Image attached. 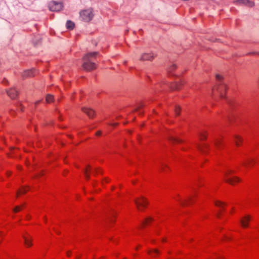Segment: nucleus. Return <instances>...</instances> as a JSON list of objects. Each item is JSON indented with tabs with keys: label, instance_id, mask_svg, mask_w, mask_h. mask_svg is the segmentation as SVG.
Here are the masks:
<instances>
[{
	"label": "nucleus",
	"instance_id": "obj_39",
	"mask_svg": "<svg viewBox=\"0 0 259 259\" xmlns=\"http://www.w3.org/2000/svg\"><path fill=\"white\" fill-rule=\"evenodd\" d=\"M7 175H8V176H9L11 175V172L10 171H8L7 173Z\"/></svg>",
	"mask_w": 259,
	"mask_h": 259
},
{
	"label": "nucleus",
	"instance_id": "obj_40",
	"mask_svg": "<svg viewBox=\"0 0 259 259\" xmlns=\"http://www.w3.org/2000/svg\"><path fill=\"white\" fill-rule=\"evenodd\" d=\"M226 239H227V240H231V238H230V237H226Z\"/></svg>",
	"mask_w": 259,
	"mask_h": 259
},
{
	"label": "nucleus",
	"instance_id": "obj_37",
	"mask_svg": "<svg viewBox=\"0 0 259 259\" xmlns=\"http://www.w3.org/2000/svg\"><path fill=\"white\" fill-rule=\"evenodd\" d=\"M70 254H71V252L70 251H68L67 252V255L68 256H69L70 255Z\"/></svg>",
	"mask_w": 259,
	"mask_h": 259
},
{
	"label": "nucleus",
	"instance_id": "obj_18",
	"mask_svg": "<svg viewBox=\"0 0 259 259\" xmlns=\"http://www.w3.org/2000/svg\"><path fill=\"white\" fill-rule=\"evenodd\" d=\"M238 3L240 4H243L249 7H252L254 5V3L249 0H239Z\"/></svg>",
	"mask_w": 259,
	"mask_h": 259
},
{
	"label": "nucleus",
	"instance_id": "obj_1",
	"mask_svg": "<svg viewBox=\"0 0 259 259\" xmlns=\"http://www.w3.org/2000/svg\"><path fill=\"white\" fill-rule=\"evenodd\" d=\"M97 52H93L87 54L83 58L82 67L87 71H91L96 68V64L94 62Z\"/></svg>",
	"mask_w": 259,
	"mask_h": 259
},
{
	"label": "nucleus",
	"instance_id": "obj_15",
	"mask_svg": "<svg viewBox=\"0 0 259 259\" xmlns=\"http://www.w3.org/2000/svg\"><path fill=\"white\" fill-rule=\"evenodd\" d=\"M82 111L85 113L90 118H93L95 115V112L92 109L83 107L82 108Z\"/></svg>",
	"mask_w": 259,
	"mask_h": 259
},
{
	"label": "nucleus",
	"instance_id": "obj_28",
	"mask_svg": "<svg viewBox=\"0 0 259 259\" xmlns=\"http://www.w3.org/2000/svg\"><path fill=\"white\" fill-rule=\"evenodd\" d=\"M206 134L205 132H203L200 135V139L201 141L205 140L206 139Z\"/></svg>",
	"mask_w": 259,
	"mask_h": 259
},
{
	"label": "nucleus",
	"instance_id": "obj_32",
	"mask_svg": "<svg viewBox=\"0 0 259 259\" xmlns=\"http://www.w3.org/2000/svg\"><path fill=\"white\" fill-rule=\"evenodd\" d=\"M215 78L218 81H221L223 78V77L220 74H217L215 75Z\"/></svg>",
	"mask_w": 259,
	"mask_h": 259
},
{
	"label": "nucleus",
	"instance_id": "obj_11",
	"mask_svg": "<svg viewBox=\"0 0 259 259\" xmlns=\"http://www.w3.org/2000/svg\"><path fill=\"white\" fill-rule=\"evenodd\" d=\"M223 137H218L214 140V147L215 148L221 150L224 147Z\"/></svg>",
	"mask_w": 259,
	"mask_h": 259
},
{
	"label": "nucleus",
	"instance_id": "obj_3",
	"mask_svg": "<svg viewBox=\"0 0 259 259\" xmlns=\"http://www.w3.org/2000/svg\"><path fill=\"white\" fill-rule=\"evenodd\" d=\"M234 171L231 169H227L224 172V177L225 182L232 185H234L236 184L241 181L240 179L237 177L231 176L233 174Z\"/></svg>",
	"mask_w": 259,
	"mask_h": 259
},
{
	"label": "nucleus",
	"instance_id": "obj_23",
	"mask_svg": "<svg viewBox=\"0 0 259 259\" xmlns=\"http://www.w3.org/2000/svg\"><path fill=\"white\" fill-rule=\"evenodd\" d=\"M152 219L151 217H148L145 219V221H143L142 223V226H144L146 225L149 224L150 222L152 221Z\"/></svg>",
	"mask_w": 259,
	"mask_h": 259
},
{
	"label": "nucleus",
	"instance_id": "obj_44",
	"mask_svg": "<svg viewBox=\"0 0 259 259\" xmlns=\"http://www.w3.org/2000/svg\"><path fill=\"white\" fill-rule=\"evenodd\" d=\"M20 110H21V111H22V110H23V109H22V107H21Z\"/></svg>",
	"mask_w": 259,
	"mask_h": 259
},
{
	"label": "nucleus",
	"instance_id": "obj_35",
	"mask_svg": "<svg viewBox=\"0 0 259 259\" xmlns=\"http://www.w3.org/2000/svg\"><path fill=\"white\" fill-rule=\"evenodd\" d=\"M170 139H171V140H174V141H177L178 142H179V141L178 140L174 139L172 137L170 138Z\"/></svg>",
	"mask_w": 259,
	"mask_h": 259
},
{
	"label": "nucleus",
	"instance_id": "obj_26",
	"mask_svg": "<svg viewBox=\"0 0 259 259\" xmlns=\"http://www.w3.org/2000/svg\"><path fill=\"white\" fill-rule=\"evenodd\" d=\"M168 168L167 165L165 163H162L160 167V170L161 171L166 172L167 171V169Z\"/></svg>",
	"mask_w": 259,
	"mask_h": 259
},
{
	"label": "nucleus",
	"instance_id": "obj_22",
	"mask_svg": "<svg viewBox=\"0 0 259 259\" xmlns=\"http://www.w3.org/2000/svg\"><path fill=\"white\" fill-rule=\"evenodd\" d=\"M215 205L220 208H223L225 204L220 201L217 200L215 201Z\"/></svg>",
	"mask_w": 259,
	"mask_h": 259
},
{
	"label": "nucleus",
	"instance_id": "obj_21",
	"mask_svg": "<svg viewBox=\"0 0 259 259\" xmlns=\"http://www.w3.org/2000/svg\"><path fill=\"white\" fill-rule=\"evenodd\" d=\"M148 253L152 256H156L159 254V251L157 249H152L149 250Z\"/></svg>",
	"mask_w": 259,
	"mask_h": 259
},
{
	"label": "nucleus",
	"instance_id": "obj_42",
	"mask_svg": "<svg viewBox=\"0 0 259 259\" xmlns=\"http://www.w3.org/2000/svg\"><path fill=\"white\" fill-rule=\"evenodd\" d=\"M116 125H117V123H114V124L113 125V126H116Z\"/></svg>",
	"mask_w": 259,
	"mask_h": 259
},
{
	"label": "nucleus",
	"instance_id": "obj_13",
	"mask_svg": "<svg viewBox=\"0 0 259 259\" xmlns=\"http://www.w3.org/2000/svg\"><path fill=\"white\" fill-rule=\"evenodd\" d=\"M23 239L24 240L25 245L29 247L32 246V239L30 235L28 234H26L23 236Z\"/></svg>",
	"mask_w": 259,
	"mask_h": 259
},
{
	"label": "nucleus",
	"instance_id": "obj_27",
	"mask_svg": "<svg viewBox=\"0 0 259 259\" xmlns=\"http://www.w3.org/2000/svg\"><path fill=\"white\" fill-rule=\"evenodd\" d=\"M177 68V66L175 64H172L171 66H170L169 67V68H168V71L169 73H171L172 74V72L175 70Z\"/></svg>",
	"mask_w": 259,
	"mask_h": 259
},
{
	"label": "nucleus",
	"instance_id": "obj_12",
	"mask_svg": "<svg viewBox=\"0 0 259 259\" xmlns=\"http://www.w3.org/2000/svg\"><path fill=\"white\" fill-rule=\"evenodd\" d=\"M36 73V70L35 69L33 68L24 71L22 74V77L24 78L27 77H31L34 76Z\"/></svg>",
	"mask_w": 259,
	"mask_h": 259
},
{
	"label": "nucleus",
	"instance_id": "obj_5",
	"mask_svg": "<svg viewBox=\"0 0 259 259\" xmlns=\"http://www.w3.org/2000/svg\"><path fill=\"white\" fill-rule=\"evenodd\" d=\"M135 203L138 209L140 210L145 208L148 205L147 199L143 196L136 199L135 200Z\"/></svg>",
	"mask_w": 259,
	"mask_h": 259
},
{
	"label": "nucleus",
	"instance_id": "obj_30",
	"mask_svg": "<svg viewBox=\"0 0 259 259\" xmlns=\"http://www.w3.org/2000/svg\"><path fill=\"white\" fill-rule=\"evenodd\" d=\"M180 108L179 106H176L175 112L176 116H178L180 113Z\"/></svg>",
	"mask_w": 259,
	"mask_h": 259
},
{
	"label": "nucleus",
	"instance_id": "obj_33",
	"mask_svg": "<svg viewBox=\"0 0 259 259\" xmlns=\"http://www.w3.org/2000/svg\"><path fill=\"white\" fill-rule=\"evenodd\" d=\"M101 131H98L97 133H96V135L97 136H101Z\"/></svg>",
	"mask_w": 259,
	"mask_h": 259
},
{
	"label": "nucleus",
	"instance_id": "obj_9",
	"mask_svg": "<svg viewBox=\"0 0 259 259\" xmlns=\"http://www.w3.org/2000/svg\"><path fill=\"white\" fill-rule=\"evenodd\" d=\"M155 57L156 55L153 53H144L141 55L139 60L142 61H152L155 58Z\"/></svg>",
	"mask_w": 259,
	"mask_h": 259
},
{
	"label": "nucleus",
	"instance_id": "obj_38",
	"mask_svg": "<svg viewBox=\"0 0 259 259\" xmlns=\"http://www.w3.org/2000/svg\"><path fill=\"white\" fill-rule=\"evenodd\" d=\"M256 229L257 230V231L259 232V224L257 225L256 227Z\"/></svg>",
	"mask_w": 259,
	"mask_h": 259
},
{
	"label": "nucleus",
	"instance_id": "obj_24",
	"mask_svg": "<svg viewBox=\"0 0 259 259\" xmlns=\"http://www.w3.org/2000/svg\"><path fill=\"white\" fill-rule=\"evenodd\" d=\"M74 24L71 21H67L66 23V27L68 29H72L74 28Z\"/></svg>",
	"mask_w": 259,
	"mask_h": 259
},
{
	"label": "nucleus",
	"instance_id": "obj_25",
	"mask_svg": "<svg viewBox=\"0 0 259 259\" xmlns=\"http://www.w3.org/2000/svg\"><path fill=\"white\" fill-rule=\"evenodd\" d=\"M54 100V97L53 96L50 95V94H48L46 96V101L49 103H51V102H52Z\"/></svg>",
	"mask_w": 259,
	"mask_h": 259
},
{
	"label": "nucleus",
	"instance_id": "obj_17",
	"mask_svg": "<svg viewBox=\"0 0 259 259\" xmlns=\"http://www.w3.org/2000/svg\"><path fill=\"white\" fill-rule=\"evenodd\" d=\"M234 141L237 146H240L242 142V138L238 135L234 136Z\"/></svg>",
	"mask_w": 259,
	"mask_h": 259
},
{
	"label": "nucleus",
	"instance_id": "obj_6",
	"mask_svg": "<svg viewBox=\"0 0 259 259\" xmlns=\"http://www.w3.org/2000/svg\"><path fill=\"white\" fill-rule=\"evenodd\" d=\"M251 217L250 215L246 214L240 219V223L243 228H246L249 227V222L251 221Z\"/></svg>",
	"mask_w": 259,
	"mask_h": 259
},
{
	"label": "nucleus",
	"instance_id": "obj_7",
	"mask_svg": "<svg viewBox=\"0 0 259 259\" xmlns=\"http://www.w3.org/2000/svg\"><path fill=\"white\" fill-rule=\"evenodd\" d=\"M63 8V4L53 1L49 4V9L52 11H59Z\"/></svg>",
	"mask_w": 259,
	"mask_h": 259
},
{
	"label": "nucleus",
	"instance_id": "obj_8",
	"mask_svg": "<svg viewBox=\"0 0 259 259\" xmlns=\"http://www.w3.org/2000/svg\"><path fill=\"white\" fill-rule=\"evenodd\" d=\"M255 163L253 158L251 157H246L242 161V165L245 168L251 167Z\"/></svg>",
	"mask_w": 259,
	"mask_h": 259
},
{
	"label": "nucleus",
	"instance_id": "obj_36",
	"mask_svg": "<svg viewBox=\"0 0 259 259\" xmlns=\"http://www.w3.org/2000/svg\"><path fill=\"white\" fill-rule=\"evenodd\" d=\"M43 175H44V172L42 171H40V172H39V176H42Z\"/></svg>",
	"mask_w": 259,
	"mask_h": 259
},
{
	"label": "nucleus",
	"instance_id": "obj_10",
	"mask_svg": "<svg viewBox=\"0 0 259 259\" xmlns=\"http://www.w3.org/2000/svg\"><path fill=\"white\" fill-rule=\"evenodd\" d=\"M195 195H192L191 196H189L187 199L183 200L179 198H177L176 197H174V199H175L176 201L179 202L182 205H185V204H189L193 203L194 201Z\"/></svg>",
	"mask_w": 259,
	"mask_h": 259
},
{
	"label": "nucleus",
	"instance_id": "obj_34",
	"mask_svg": "<svg viewBox=\"0 0 259 259\" xmlns=\"http://www.w3.org/2000/svg\"><path fill=\"white\" fill-rule=\"evenodd\" d=\"M96 172V173H99L100 172V171H99V169H98V168H95L94 169V172Z\"/></svg>",
	"mask_w": 259,
	"mask_h": 259
},
{
	"label": "nucleus",
	"instance_id": "obj_14",
	"mask_svg": "<svg viewBox=\"0 0 259 259\" xmlns=\"http://www.w3.org/2000/svg\"><path fill=\"white\" fill-rule=\"evenodd\" d=\"M198 149L203 153H206L210 149L209 146L204 143H202L201 144L197 145Z\"/></svg>",
	"mask_w": 259,
	"mask_h": 259
},
{
	"label": "nucleus",
	"instance_id": "obj_19",
	"mask_svg": "<svg viewBox=\"0 0 259 259\" xmlns=\"http://www.w3.org/2000/svg\"><path fill=\"white\" fill-rule=\"evenodd\" d=\"M92 171L91 167L90 165L87 166L84 170V175L85 179L89 180L90 178V174Z\"/></svg>",
	"mask_w": 259,
	"mask_h": 259
},
{
	"label": "nucleus",
	"instance_id": "obj_16",
	"mask_svg": "<svg viewBox=\"0 0 259 259\" xmlns=\"http://www.w3.org/2000/svg\"><path fill=\"white\" fill-rule=\"evenodd\" d=\"M8 95L12 99H15L18 95V92L15 89H11L7 91Z\"/></svg>",
	"mask_w": 259,
	"mask_h": 259
},
{
	"label": "nucleus",
	"instance_id": "obj_41",
	"mask_svg": "<svg viewBox=\"0 0 259 259\" xmlns=\"http://www.w3.org/2000/svg\"><path fill=\"white\" fill-rule=\"evenodd\" d=\"M39 102H40V101H37V102L35 103L36 105H37L38 104H39Z\"/></svg>",
	"mask_w": 259,
	"mask_h": 259
},
{
	"label": "nucleus",
	"instance_id": "obj_20",
	"mask_svg": "<svg viewBox=\"0 0 259 259\" xmlns=\"http://www.w3.org/2000/svg\"><path fill=\"white\" fill-rule=\"evenodd\" d=\"M29 188L28 187H23L17 192V197L20 194H25L27 191L29 190Z\"/></svg>",
	"mask_w": 259,
	"mask_h": 259
},
{
	"label": "nucleus",
	"instance_id": "obj_4",
	"mask_svg": "<svg viewBox=\"0 0 259 259\" xmlns=\"http://www.w3.org/2000/svg\"><path fill=\"white\" fill-rule=\"evenodd\" d=\"M226 90V85L220 82L217 87L213 89V94L214 95L218 94L221 98H224Z\"/></svg>",
	"mask_w": 259,
	"mask_h": 259
},
{
	"label": "nucleus",
	"instance_id": "obj_2",
	"mask_svg": "<svg viewBox=\"0 0 259 259\" xmlns=\"http://www.w3.org/2000/svg\"><path fill=\"white\" fill-rule=\"evenodd\" d=\"M94 16V10L91 8L82 10L79 12V18L81 21L85 22L92 21Z\"/></svg>",
	"mask_w": 259,
	"mask_h": 259
},
{
	"label": "nucleus",
	"instance_id": "obj_31",
	"mask_svg": "<svg viewBox=\"0 0 259 259\" xmlns=\"http://www.w3.org/2000/svg\"><path fill=\"white\" fill-rule=\"evenodd\" d=\"M22 206H17L15 207V208L14 209V212H17L19 211L21 209Z\"/></svg>",
	"mask_w": 259,
	"mask_h": 259
},
{
	"label": "nucleus",
	"instance_id": "obj_43",
	"mask_svg": "<svg viewBox=\"0 0 259 259\" xmlns=\"http://www.w3.org/2000/svg\"><path fill=\"white\" fill-rule=\"evenodd\" d=\"M13 149H14V148H11V149H10V150H11V151H12V150H13Z\"/></svg>",
	"mask_w": 259,
	"mask_h": 259
},
{
	"label": "nucleus",
	"instance_id": "obj_29",
	"mask_svg": "<svg viewBox=\"0 0 259 259\" xmlns=\"http://www.w3.org/2000/svg\"><path fill=\"white\" fill-rule=\"evenodd\" d=\"M172 90H179L181 89V84L180 83H176L174 84V87H171Z\"/></svg>",
	"mask_w": 259,
	"mask_h": 259
}]
</instances>
